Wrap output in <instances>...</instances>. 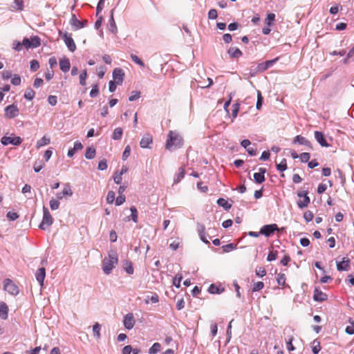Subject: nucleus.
Segmentation results:
<instances>
[{
    "label": "nucleus",
    "instance_id": "f257e3e1",
    "mask_svg": "<svg viewBox=\"0 0 354 354\" xmlns=\"http://www.w3.org/2000/svg\"><path fill=\"white\" fill-rule=\"evenodd\" d=\"M183 145L182 136L176 131H170L167 135L165 148L169 151L180 148Z\"/></svg>",
    "mask_w": 354,
    "mask_h": 354
},
{
    "label": "nucleus",
    "instance_id": "f03ea898",
    "mask_svg": "<svg viewBox=\"0 0 354 354\" xmlns=\"http://www.w3.org/2000/svg\"><path fill=\"white\" fill-rule=\"evenodd\" d=\"M118 261V254L115 250H111L109 252L107 258H104L102 261V270L106 274L111 273V270L115 268Z\"/></svg>",
    "mask_w": 354,
    "mask_h": 354
},
{
    "label": "nucleus",
    "instance_id": "7ed1b4c3",
    "mask_svg": "<svg viewBox=\"0 0 354 354\" xmlns=\"http://www.w3.org/2000/svg\"><path fill=\"white\" fill-rule=\"evenodd\" d=\"M43 213L44 215L42 221L40 223L39 227L43 230H45L48 227L53 224V218L48 209L45 206L43 207Z\"/></svg>",
    "mask_w": 354,
    "mask_h": 354
},
{
    "label": "nucleus",
    "instance_id": "20e7f679",
    "mask_svg": "<svg viewBox=\"0 0 354 354\" xmlns=\"http://www.w3.org/2000/svg\"><path fill=\"white\" fill-rule=\"evenodd\" d=\"M59 35L64 40L66 46L71 52H74L76 50V45L71 37V34L66 32H62V31H59Z\"/></svg>",
    "mask_w": 354,
    "mask_h": 354
},
{
    "label": "nucleus",
    "instance_id": "39448f33",
    "mask_svg": "<svg viewBox=\"0 0 354 354\" xmlns=\"http://www.w3.org/2000/svg\"><path fill=\"white\" fill-rule=\"evenodd\" d=\"M3 289L12 295H17L19 292V287L10 279L3 281Z\"/></svg>",
    "mask_w": 354,
    "mask_h": 354
},
{
    "label": "nucleus",
    "instance_id": "423d86ee",
    "mask_svg": "<svg viewBox=\"0 0 354 354\" xmlns=\"http://www.w3.org/2000/svg\"><path fill=\"white\" fill-rule=\"evenodd\" d=\"M1 142L3 145L6 146L11 144L15 146H19L22 142V139L19 136H15L12 133L10 136H3L1 139Z\"/></svg>",
    "mask_w": 354,
    "mask_h": 354
},
{
    "label": "nucleus",
    "instance_id": "0eeeda50",
    "mask_svg": "<svg viewBox=\"0 0 354 354\" xmlns=\"http://www.w3.org/2000/svg\"><path fill=\"white\" fill-rule=\"evenodd\" d=\"M297 194L299 198H303L297 201V206L299 208L304 209L306 207L310 202V198L308 196V191H300L298 192Z\"/></svg>",
    "mask_w": 354,
    "mask_h": 354
},
{
    "label": "nucleus",
    "instance_id": "6e6552de",
    "mask_svg": "<svg viewBox=\"0 0 354 354\" xmlns=\"http://www.w3.org/2000/svg\"><path fill=\"white\" fill-rule=\"evenodd\" d=\"M19 114V109L17 105L12 104L5 108V116L9 119L17 117Z\"/></svg>",
    "mask_w": 354,
    "mask_h": 354
},
{
    "label": "nucleus",
    "instance_id": "1a4fd4ad",
    "mask_svg": "<svg viewBox=\"0 0 354 354\" xmlns=\"http://www.w3.org/2000/svg\"><path fill=\"white\" fill-rule=\"evenodd\" d=\"M73 194V192L71 189L70 184L66 183L64 185L62 192L57 193L56 196L58 200H62L64 196H71Z\"/></svg>",
    "mask_w": 354,
    "mask_h": 354
},
{
    "label": "nucleus",
    "instance_id": "9d476101",
    "mask_svg": "<svg viewBox=\"0 0 354 354\" xmlns=\"http://www.w3.org/2000/svg\"><path fill=\"white\" fill-rule=\"evenodd\" d=\"M136 323V320L134 319V316L132 313H128L127 314L123 320V324L124 327L128 329L131 330L133 328Z\"/></svg>",
    "mask_w": 354,
    "mask_h": 354
},
{
    "label": "nucleus",
    "instance_id": "9b49d317",
    "mask_svg": "<svg viewBox=\"0 0 354 354\" xmlns=\"http://www.w3.org/2000/svg\"><path fill=\"white\" fill-rule=\"evenodd\" d=\"M124 73L122 69L120 68H116L113 71V78L114 80L113 82H116L118 84H122L124 80Z\"/></svg>",
    "mask_w": 354,
    "mask_h": 354
},
{
    "label": "nucleus",
    "instance_id": "f8f14e48",
    "mask_svg": "<svg viewBox=\"0 0 354 354\" xmlns=\"http://www.w3.org/2000/svg\"><path fill=\"white\" fill-rule=\"evenodd\" d=\"M278 230L277 225L271 224L263 226L260 230V233L266 236H270L274 231Z\"/></svg>",
    "mask_w": 354,
    "mask_h": 354
},
{
    "label": "nucleus",
    "instance_id": "ddd939ff",
    "mask_svg": "<svg viewBox=\"0 0 354 354\" xmlns=\"http://www.w3.org/2000/svg\"><path fill=\"white\" fill-rule=\"evenodd\" d=\"M328 296L326 293L322 292L318 288L314 290L313 299L316 301L322 302L327 299Z\"/></svg>",
    "mask_w": 354,
    "mask_h": 354
},
{
    "label": "nucleus",
    "instance_id": "4468645a",
    "mask_svg": "<svg viewBox=\"0 0 354 354\" xmlns=\"http://www.w3.org/2000/svg\"><path fill=\"white\" fill-rule=\"evenodd\" d=\"M70 24L75 28V30L82 28L86 26L87 21H81L77 19L75 15H73Z\"/></svg>",
    "mask_w": 354,
    "mask_h": 354
},
{
    "label": "nucleus",
    "instance_id": "2eb2a0df",
    "mask_svg": "<svg viewBox=\"0 0 354 354\" xmlns=\"http://www.w3.org/2000/svg\"><path fill=\"white\" fill-rule=\"evenodd\" d=\"M266 172L265 168H259V172L254 173L253 175L254 180L257 183L261 184L265 181L264 174Z\"/></svg>",
    "mask_w": 354,
    "mask_h": 354
},
{
    "label": "nucleus",
    "instance_id": "dca6fc26",
    "mask_svg": "<svg viewBox=\"0 0 354 354\" xmlns=\"http://www.w3.org/2000/svg\"><path fill=\"white\" fill-rule=\"evenodd\" d=\"M35 277L37 281L39 282L41 287L44 286V281L46 277V270L44 268H39L36 273Z\"/></svg>",
    "mask_w": 354,
    "mask_h": 354
},
{
    "label": "nucleus",
    "instance_id": "f3484780",
    "mask_svg": "<svg viewBox=\"0 0 354 354\" xmlns=\"http://www.w3.org/2000/svg\"><path fill=\"white\" fill-rule=\"evenodd\" d=\"M205 231V226L201 223H197V232L198 233L201 240L203 243L208 244V243H209V242L206 238Z\"/></svg>",
    "mask_w": 354,
    "mask_h": 354
},
{
    "label": "nucleus",
    "instance_id": "a211bd4d",
    "mask_svg": "<svg viewBox=\"0 0 354 354\" xmlns=\"http://www.w3.org/2000/svg\"><path fill=\"white\" fill-rule=\"evenodd\" d=\"M337 268L339 271H347L350 268V260L343 258V260L337 263Z\"/></svg>",
    "mask_w": 354,
    "mask_h": 354
},
{
    "label": "nucleus",
    "instance_id": "6ab92c4d",
    "mask_svg": "<svg viewBox=\"0 0 354 354\" xmlns=\"http://www.w3.org/2000/svg\"><path fill=\"white\" fill-rule=\"evenodd\" d=\"M315 138L317 141V142L322 146V147H328L329 145L327 143L324 135L323 133L320 131H315Z\"/></svg>",
    "mask_w": 354,
    "mask_h": 354
},
{
    "label": "nucleus",
    "instance_id": "aec40b11",
    "mask_svg": "<svg viewBox=\"0 0 354 354\" xmlns=\"http://www.w3.org/2000/svg\"><path fill=\"white\" fill-rule=\"evenodd\" d=\"M59 67L62 72L66 73L71 68L70 60L67 57H64L59 59Z\"/></svg>",
    "mask_w": 354,
    "mask_h": 354
},
{
    "label": "nucleus",
    "instance_id": "412c9836",
    "mask_svg": "<svg viewBox=\"0 0 354 354\" xmlns=\"http://www.w3.org/2000/svg\"><path fill=\"white\" fill-rule=\"evenodd\" d=\"M278 58H275L274 59L268 60L265 62L264 63L259 64L257 66V69L259 71H265L268 68L271 67L277 61Z\"/></svg>",
    "mask_w": 354,
    "mask_h": 354
},
{
    "label": "nucleus",
    "instance_id": "4be33fe9",
    "mask_svg": "<svg viewBox=\"0 0 354 354\" xmlns=\"http://www.w3.org/2000/svg\"><path fill=\"white\" fill-rule=\"evenodd\" d=\"M152 136L149 134H146L142 138L140 142V145L142 148H148L152 143Z\"/></svg>",
    "mask_w": 354,
    "mask_h": 354
},
{
    "label": "nucleus",
    "instance_id": "5701e85b",
    "mask_svg": "<svg viewBox=\"0 0 354 354\" xmlns=\"http://www.w3.org/2000/svg\"><path fill=\"white\" fill-rule=\"evenodd\" d=\"M113 12H114V10L113 9L111 11V16H110V19L109 21L108 28L111 32L115 34L118 31V28H117V26H116V24H115L114 18H113Z\"/></svg>",
    "mask_w": 354,
    "mask_h": 354
},
{
    "label": "nucleus",
    "instance_id": "b1692460",
    "mask_svg": "<svg viewBox=\"0 0 354 354\" xmlns=\"http://www.w3.org/2000/svg\"><path fill=\"white\" fill-rule=\"evenodd\" d=\"M294 143H299V145H305L307 147H309L310 148H312L311 143L309 140H308L306 138L301 136H297L294 140Z\"/></svg>",
    "mask_w": 354,
    "mask_h": 354
},
{
    "label": "nucleus",
    "instance_id": "393cba45",
    "mask_svg": "<svg viewBox=\"0 0 354 354\" xmlns=\"http://www.w3.org/2000/svg\"><path fill=\"white\" fill-rule=\"evenodd\" d=\"M227 53L232 58H239L242 55L241 50L236 47H230L227 50Z\"/></svg>",
    "mask_w": 354,
    "mask_h": 354
},
{
    "label": "nucleus",
    "instance_id": "a878e982",
    "mask_svg": "<svg viewBox=\"0 0 354 354\" xmlns=\"http://www.w3.org/2000/svg\"><path fill=\"white\" fill-rule=\"evenodd\" d=\"M8 308L6 304L1 302L0 303V317L6 319L8 318Z\"/></svg>",
    "mask_w": 354,
    "mask_h": 354
},
{
    "label": "nucleus",
    "instance_id": "bb28decb",
    "mask_svg": "<svg viewBox=\"0 0 354 354\" xmlns=\"http://www.w3.org/2000/svg\"><path fill=\"white\" fill-rule=\"evenodd\" d=\"M50 138L44 136L42 138H41L37 142L36 148L39 149L43 146L48 145V144H50Z\"/></svg>",
    "mask_w": 354,
    "mask_h": 354
},
{
    "label": "nucleus",
    "instance_id": "cd10ccee",
    "mask_svg": "<svg viewBox=\"0 0 354 354\" xmlns=\"http://www.w3.org/2000/svg\"><path fill=\"white\" fill-rule=\"evenodd\" d=\"M123 131L122 128L118 127L115 129L112 134V138L115 140H119L122 138Z\"/></svg>",
    "mask_w": 354,
    "mask_h": 354
},
{
    "label": "nucleus",
    "instance_id": "c85d7f7f",
    "mask_svg": "<svg viewBox=\"0 0 354 354\" xmlns=\"http://www.w3.org/2000/svg\"><path fill=\"white\" fill-rule=\"evenodd\" d=\"M217 204L219 206L223 207L225 210H229L232 207L231 204L228 203L225 199L222 198H220L217 200Z\"/></svg>",
    "mask_w": 354,
    "mask_h": 354
},
{
    "label": "nucleus",
    "instance_id": "c756f323",
    "mask_svg": "<svg viewBox=\"0 0 354 354\" xmlns=\"http://www.w3.org/2000/svg\"><path fill=\"white\" fill-rule=\"evenodd\" d=\"M185 169L183 167H180L178 169V173L176 176L174 180V183H178L185 176Z\"/></svg>",
    "mask_w": 354,
    "mask_h": 354
},
{
    "label": "nucleus",
    "instance_id": "7c9ffc66",
    "mask_svg": "<svg viewBox=\"0 0 354 354\" xmlns=\"http://www.w3.org/2000/svg\"><path fill=\"white\" fill-rule=\"evenodd\" d=\"M100 329H101V326L99 323H95L93 326V335L94 337H95L97 339H100V337H101V335H100Z\"/></svg>",
    "mask_w": 354,
    "mask_h": 354
},
{
    "label": "nucleus",
    "instance_id": "2f4dec72",
    "mask_svg": "<svg viewBox=\"0 0 354 354\" xmlns=\"http://www.w3.org/2000/svg\"><path fill=\"white\" fill-rule=\"evenodd\" d=\"M44 167V162L41 160H37L34 162L33 169L35 172H39Z\"/></svg>",
    "mask_w": 354,
    "mask_h": 354
},
{
    "label": "nucleus",
    "instance_id": "473e14b6",
    "mask_svg": "<svg viewBox=\"0 0 354 354\" xmlns=\"http://www.w3.org/2000/svg\"><path fill=\"white\" fill-rule=\"evenodd\" d=\"M95 156V149L93 147H88L86 150L85 157L87 159H93Z\"/></svg>",
    "mask_w": 354,
    "mask_h": 354
},
{
    "label": "nucleus",
    "instance_id": "72a5a7b5",
    "mask_svg": "<svg viewBox=\"0 0 354 354\" xmlns=\"http://www.w3.org/2000/svg\"><path fill=\"white\" fill-rule=\"evenodd\" d=\"M312 351L314 354H318L321 350L320 343L317 339L313 340L312 342Z\"/></svg>",
    "mask_w": 354,
    "mask_h": 354
},
{
    "label": "nucleus",
    "instance_id": "f704fd0d",
    "mask_svg": "<svg viewBox=\"0 0 354 354\" xmlns=\"http://www.w3.org/2000/svg\"><path fill=\"white\" fill-rule=\"evenodd\" d=\"M124 269L129 274H132L133 273V268L132 266L131 262L129 261H124Z\"/></svg>",
    "mask_w": 354,
    "mask_h": 354
},
{
    "label": "nucleus",
    "instance_id": "c9c22d12",
    "mask_svg": "<svg viewBox=\"0 0 354 354\" xmlns=\"http://www.w3.org/2000/svg\"><path fill=\"white\" fill-rule=\"evenodd\" d=\"M35 95V92L30 88L26 90L24 97L28 100H32Z\"/></svg>",
    "mask_w": 354,
    "mask_h": 354
},
{
    "label": "nucleus",
    "instance_id": "e433bc0d",
    "mask_svg": "<svg viewBox=\"0 0 354 354\" xmlns=\"http://www.w3.org/2000/svg\"><path fill=\"white\" fill-rule=\"evenodd\" d=\"M161 346L159 343H154L149 350V354H156L160 351Z\"/></svg>",
    "mask_w": 354,
    "mask_h": 354
},
{
    "label": "nucleus",
    "instance_id": "4c0bfd02",
    "mask_svg": "<svg viewBox=\"0 0 354 354\" xmlns=\"http://www.w3.org/2000/svg\"><path fill=\"white\" fill-rule=\"evenodd\" d=\"M208 291L211 294H219L223 291V289L221 290L218 286L214 284H211L208 288Z\"/></svg>",
    "mask_w": 354,
    "mask_h": 354
},
{
    "label": "nucleus",
    "instance_id": "58836bf2",
    "mask_svg": "<svg viewBox=\"0 0 354 354\" xmlns=\"http://www.w3.org/2000/svg\"><path fill=\"white\" fill-rule=\"evenodd\" d=\"M59 201V200H58L57 198V199L52 198L50 201L49 205H50V207L52 210H56L59 208V205H60Z\"/></svg>",
    "mask_w": 354,
    "mask_h": 354
},
{
    "label": "nucleus",
    "instance_id": "ea45409f",
    "mask_svg": "<svg viewBox=\"0 0 354 354\" xmlns=\"http://www.w3.org/2000/svg\"><path fill=\"white\" fill-rule=\"evenodd\" d=\"M277 169L279 171H283L287 169L286 159L283 158L280 163L277 165Z\"/></svg>",
    "mask_w": 354,
    "mask_h": 354
},
{
    "label": "nucleus",
    "instance_id": "a19ab883",
    "mask_svg": "<svg viewBox=\"0 0 354 354\" xmlns=\"http://www.w3.org/2000/svg\"><path fill=\"white\" fill-rule=\"evenodd\" d=\"M130 211L131 212V219L133 220V221L134 223H137L138 222V211H137V209L136 208V207L132 206V207H130Z\"/></svg>",
    "mask_w": 354,
    "mask_h": 354
},
{
    "label": "nucleus",
    "instance_id": "79ce46f5",
    "mask_svg": "<svg viewBox=\"0 0 354 354\" xmlns=\"http://www.w3.org/2000/svg\"><path fill=\"white\" fill-rule=\"evenodd\" d=\"M263 101V97L261 95V91H257V104H256V108L258 110H259L261 108Z\"/></svg>",
    "mask_w": 354,
    "mask_h": 354
},
{
    "label": "nucleus",
    "instance_id": "37998d69",
    "mask_svg": "<svg viewBox=\"0 0 354 354\" xmlns=\"http://www.w3.org/2000/svg\"><path fill=\"white\" fill-rule=\"evenodd\" d=\"M236 248V245H234L233 243H229L227 245H224L222 246L223 251L224 252H229L232 250H234Z\"/></svg>",
    "mask_w": 354,
    "mask_h": 354
},
{
    "label": "nucleus",
    "instance_id": "c03bdc74",
    "mask_svg": "<svg viewBox=\"0 0 354 354\" xmlns=\"http://www.w3.org/2000/svg\"><path fill=\"white\" fill-rule=\"evenodd\" d=\"M30 40L32 48H37L41 44L40 39L37 36L32 37Z\"/></svg>",
    "mask_w": 354,
    "mask_h": 354
},
{
    "label": "nucleus",
    "instance_id": "a18cd8bd",
    "mask_svg": "<svg viewBox=\"0 0 354 354\" xmlns=\"http://www.w3.org/2000/svg\"><path fill=\"white\" fill-rule=\"evenodd\" d=\"M131 58L133 62H134L136 64H138L140 67H142V68L145 67L144 62L137 55L131 54Z\"/></svg>",
    "mask_w": 354,
    "mask_h": 354
},
{
    "label": "nucleus",
    "instance_id": "49530a36",
    "mask_svg": "<svg viewBox=\"0 0 354 354\" xmlns=\"http://www.w3.org/2000/svg\"><path fill=\"white\" fill-rule=\"evenodd\" d=\"M183 277L181 274H176L173 279V284L176 288H180Z\"/></svg>",
    "mask_w": 354,
    "mask_h": 354
},
{
    "label": "nucleus",
    "instance_id": "de8ad7c7",
    "mask_svg": "<svg viewBox=\"0 0 354 354\" xmlns=\"http://www.w3.org/2000/svg\"><path fill=\"white\" fill-rule=\"evenodd\" d=\"M140 97V92L137 91H133L131 93V95L129 97V100L131 102L135 101L138 100Z\"/></svg>",
    "mask_w": 354,
    "mask_h": 354
},
{
    "label": "nucleus",
    "instance_id": "09e8293b",
    "mask_svg": "<svg viewBox=\"0 0 354 354\" xmlns=\"http://www.w3.org/2000/svg\"><path fill=\"white\" fill-rule=\"evenodd\" d=\"M263 287H264V283L262 281L256 282L253 285L252 291L253 292L259 291L261 289H263Z\"/></svg>",
    "mask_w": 354,
    "mask_h": 354
},
{
    "label": "nucleus",
    "instance_id": "8fccbe9b",
    "mask_svg": "<svg viewBox=\"0 0 354 354\" xmlns=\"http://www.w3.org/2000/svg\"><path fill=\"white\" fill-rule=\"evenodd\" d=\"M115 194L113 191H109L106 196V202L109 204L113 203L115 200Z\"/></svg>",
    "mask_w": 354,
    "mask_h": 354
},
{
    "label": "nucleus",
    "instance_id": "3c124183",
    "mask_svg": "<svg viewBox=\"0 0 354 354\" xmlns=\"http://www.w3.org/2000/svg\"><path fill=\"white\" fill-rule=\"evenodd\" d=\"M240 108V104L239 103H235L232 105V116L233 118H235L237 116Z\"/></svg>",
    "mask_w": 354,
    "mask_h": 354
},
{
    "label": "nucleus",
    "instance_id": "603ef678",
    "mask_svg": "<svg viewBox=\"0 0 354 354\" xmlns=\"http://www.w3.org/2000/svg\"><path fill=\"white\" fill-rule=\"evenodd\" d=\"M299 157L302 162H307L309 161L310 156L309 153L304 152L301 153Z\"/></svg>",
    "mask_w": 354,
    "mask_h": 354
},
{
    "label": "nucleus",
    "instance_id": "864d4df0",
    "mask_svg": "<svg viewBox=\"0 0 354 354\" xmlns=\"http://www.w3.org/2000/svg\"><path fill=\"white\" fill-rule=\"evenodd\" d=\"M87 77L86 71H84L80 75V84L82 86L86 84V79Z\"/></svg>",
    "mask_w": 354,
    "mask_h": 354
},
{
    "label": "nucleus",
    "instance_id": "5fc2aeb1",
    "mask_svg": "<svg viewBox=\"0 0 354 354\" xmlns=\"http://www.w3.org/2000/svg\"><path fill=\"white\" fill-rule=\"evenodd\" d=\"M11 83L15 86H18L21 84V77L19 75L15 74L12 80Z\"/></svg>",
    "mask_w": 354,
    "mask_h": 354
},
{
    "label": "nucleus",
    "instance_id": "6e6d98bb",
    "mask_svg": "<svg viewBox=\"0 0 354 354\" xmlns=\"http://www.w3.org/2000/svg\"><path fill=\"white\" fill-rule=\"evenodd\" d=\"M313 213L311 211H306L304 214V218L306 222H310L313 218Z\"/></svg>",
    "mask_w": 354,
    "mask_h": 354
},
{
    "label": "nucleus",
    "instance_id": "4d7b16f0",
    "mask_svg": "<svg viewBox=\"0 0 354 354\" xmlns=\"http://www.w3.org/2000/svg\"><path fill=\"white\" fill-rule=\"evenodd\" d=\"M6 216L10 221H15L16 219H17L19 218V215L17 214V213L12 212H8L7 213Z\"/></svg>",
    "mask_w": 354,
    "mask_h": 354
},
{
    "label": "nucleus",
    "instance_id": "13d9d810",
    "mask_svg": "<svg viewBox=\"0 0 354 354\" xmlns=\"http://www.w3.org/2000/svg\"><path fill=\"white\" fill-rule=\"evenodd\" d=\"M39 62L35 60V59H32L31 60L30 62V69L31 71H36L39 69Z\"/></svg>",
    "mask_w": 354,
    "mask_h": 354
},
{
    "label": "nucleus",
    "instance_id": "bf43d9fd",
    "mask_svg": "<svg viewBox=\"0 0 354 354\" xmlns=\"http://www.w3.org/2000/svg\"><path fill=\"white\" fill-rule=\"evenodd\" d=\"M277 251H271L269 252L267 257V261H272L277 259Z\"/></svg>",
    "mask_w": 354,
    "mask_h": 354
},
{
    "label": "nucleus",
    "instance_id": "052dcab7",
    "mask_svg": "<svg viewBox=\"0 0 354 354\" xmlns=\"http://www.w3.org/2000/svg\"><path fill=\"white\" fill-rule=\"evenodd\" d=\"M218 17L217 10L216 9H211L208 12V18L209 19H216Z\"/></svg>",
    "mask_w": 354,
    "mask_h": 354
},
{
    "label": "nucleus",
    "instance_id": "680f3d73",
    "mask_svg": "<svg viewBox=\"0 0 354 354\" xmlns=\"http://www.w3.org/2000/svg\"><path fill=\"white\" fill-rule=\"evenodd\" d=\"M106 168H107L106 160L105 159L100 160L98 163L97 169L99 170L103 171V170L106 169Z\"/></svg>",
    "mask_w": 354,
    "mask_h": 354
},
{
    "label": "nucleus",
    "instance_id": "e2e57ef3",
    "mask_svg": "<svg viewBox=\"0 0 354 354\" xmlns=\"http://www.w3.org/2000/svg\"><path fill=\"white\" fill-rule=\"evenodd\" d=\"M99 93V88H98V86L96 84V85H94L90 92V96L91 97H96Z\"/></svg>",
    "mask_w": 354,
    "mask_h": 354
},
{
    "label": "nucleus",
    "instance_id": "0e129e2a",
    "mask_svg": "<svg viewBox=\"0 0 354 354\" xmlns=\"http://www.w3.org/2000/svg\"><path fill=\"white\" fill-rule=\"evenodd\" d=\"M277 283L279 285H284L286 282V277L284 274H279L277 276Z\"/></svg>",
    "mask_w": 354,
    "mask_h": 354
},
{
    "label": "nucleus",
    "instance_id": "69168bd1",
    "mask_svg": "<svg viewBox=\"0 0 354 354\" xmlns=\"http://www.w3.org/2000/svg\"><path fill=\"white\" fill-rule=\"evenodd\" d=\"M48 102L51 105V106H55L56 105L57 102V96L55 95H49L48 97Z\"/></svg>",
    "mask_w": 354,
    "mask_h": 354
},
{
    "label": "nucleus",
    "instance_id": "338daca9",
    "mask_svg": "<svg viewBox=\"0 0 354 354\" xmlns=\"http://www.w3.org/2000/svg\"><path fill=\"white\" fill-rule=\"evenodd\" d=\"M354 57V46L349 50V52L346 55V57L344 59V63L347 64L348 61L350 58Z\"/></svg>",
    "mask_w": 354,
    "mask_h": 354
},
{
    "label": "nucleus",
    "instance_id": "774afa93",
    "mask_svg": "<svg viewBox=\"0 0 354 354\" xmlns=\"http://www.w3.org/2000/svg\"><path fill=\"white\" fill-rule=\"evenodd\" d=\"M125 202V196L124 195H119L115 199V205H121Z\"/></svg>",
    "mask_w": 354,
    "mask_h": 354
}]
</instances>
